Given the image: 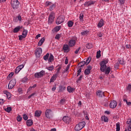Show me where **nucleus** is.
I'll use <instances>...</instances> for the list:
<instances>
[{
    "mask_svg": "<svg viewBox=\"0 0 131 131\" xmlns=\"http://www.w3.org/2000/svg\"><path fill=\"white\" fill-rule=\"evenodd\" d=\"M65 102H66V99L64 98H62L60 100V104H64Z\"/></svg>",
    "mask_w": 131,
    "mask_h": 131,
    "instance_id": "obj_50",
    "label": "nucleus"
},
{
    "mask_svg": "<svg viewBox=\"0 0 131 131\" xmlns=\"http://www.w3.org/2000/svg\"><path fill=\"white\" fill-rule=\"evenodd\" d=\"M126 91H131V84H129L127 88H126Z\"/></svg>",
    "mask_w": 131,
    "mask_h": 131,
    "instance_id": "obj_49",
    "label": "nucleus"
},
{
    "mask_svg": "<svg viewBox=\"0 0 131 131\" xmlns=\"http://www.w3.org/2000/svg\"><path fill=\"white\" fill-rule=\"evenodd\" d=\"M6 96H7V98L8 99H11V97H12V95H11V93H10V92L7 93V95Z\"/></svg>",
    "mask_w": 131,
    "mask_h": 131,
    "instance_id": "obj_51",
    "label": "nucleus"
},
{
    "mask_svg": "<svg viewBox=\"0 0 131 131\" xmlns=\"http://www.w3.org/2000/svg\"><path fill=\"white\" fill-rule=\"evenodd\" d=\"M83 77L82 76H80L79 78L77 80L76 82L77 83H78L80 80H81V78Z\"/></svg>",
    "mask_w": 131,
    "mask_h": 131,
    "instance_id": "obj_56",
    "label": "nucleus"
},
{
    "mask_svg": "<svg viewBox=\"0 0 131 131\" xmlns=\"http://www.w3.org/2000/svg\"><path fill=\"white\" fill-rule=\"evenodd\" d=\"M52 112H53V111H52L51 109H47L46 111V117H47V118H48V119H50V118H51V116H52Z\"/></svg>",
    "mask_w": 131,
    "mask_h": 131,
    "instance_id": "obj_8",
    "label": "nucleus"
},
{
    "mask_svg": "<svg viewBox=\"0 0 131 131\" xmlns=\"http://www.w3.org/2000/svg\"><path fill=\"white\" fill-rule=\"evenodd\" d=\"M13 75H14V73L11 72L10 74H9L8 77H12V76H13Z\"/></svg>",
    "mask_w": 131,
    "mask_h": 131,
    "instance_id": "obj_63",
    "label": "nucleus"
},
{
    "mask_svg": "<svg viewBox=\"0 0 131 131\" xmlns=\"http://www.w3.org/2000/svg\"><path fill=\"white\" fill-rule=\"evenodd\" d=\"M61 67H59L57 69V71L56 74H57V75H59V73H60V71L61 70Z\"/></svg>",
    "mask_w": 131,
    "mask_h": 131,
    "instance_id": "obj_57",
    "label": "nucleus"
},
{
    "mask_svg": "<svg viewBox=\"0 0 131 131\" xmlns=\"http://www.w3.org/2000/svg\"><path fill=\"white\" fill-rule=\"evenodd\" d=\"M97 35L99 36V37H102V36H103V34H102L101 32H99L97 34Z\"/></svg>",
    "mask_w": 131,
    "mask_h": 131,
    "instance_id": "obj_61",
    "label": "nucleus"
},
{
    "mask_svg": "<svg viewBox=\"0 0 131 131\" xmlns=\"http://www.w3.org/2000/svg\"><path fill=\"white\" fill-rule=\"evenodd\" d=\"M119 62L121 65H124V64H125V62H124L123 59L119 60Z\"/></svg>",
    "mask_w": 131,
    "mask_h": 131,
    "instance_id": "obj_40",
    "label": "nucleus"
},
{
    "mask_svg": "<svg viewBox=\"0 0 131 131\" xmlns=\"http://www.w3.org/2000/svg\"><path fill=\"white\" fill-rule=\"evenodd\" d=\"M52 61H54V56L51 54L48 59V62H52Z\"/></svg>",
    "mask_w": 131,
    "mask_h": 131,
    "instance_id": "obj_29",
    "label": "nucleus"
},
{
    "mask_svg": "<svg viewBox=\"0 0 131 131\" xmlns=\"http://www.w3.org/2000/svg\"><path fill=\"white\" fill-rule=\"evenodd\" d=\"M61 29V26H57V27H56L55 28V30L56 32H58V31H59V30H60Z\"/></svg>",
    "mask_w": 131,
    "mask_h": 131,
    "instance_id": "obj_44",
    "label": "nucleus"
},
{
    "mask_svg": "<svg viewBox=\"0 0 131 131\" xmlns=\"http://www.w3.org/2000/svg\"><path fill=\"white\" fill-rule=\"evenodd\" d=\"M55 8H56V5L52 4L50 6L49 9L50 11H53Z\"/></svg>",
    "mask_w": 131,
    "mask_h": 131,
    "instance_id": "obj_38",
    "label": "nucleus"
},
{
    "mask_svg": "<svg viewBox=\"0 0 131 131\" xmlns=\"http://www.w3.org/2000/svg\"><path fill=\"white\" fill-rule=\"evenodd\" d=\"M126 49H131V45H126Z\"/></svg>",
    "mask_w": 131,
    "mask_h": 131,
    "instance_id": "obj_64",
    "label": "nucleus"
},
{
    "mask_svg": "<svg viewBox=\"0 0 131 131\" xmlns=\"http://www.w3.org/2000/svg\"><path fill=\"white\" fill-rule=\"evenodd\" d=\"M66 90V87L63 85H59L58 93H62V92H64Z\"/></svg>",
    "mask_w": 131,
    "mask_h": 131,
    "instance_id": "obj_15",
    "label": "nucleus"
},
{
    "mask_svg": "<svg viewBox=\"0 0 131 131\" xmlns=\"http://www.w3.org/2000/svg\"><path fill=\"white\" fill-rule=\"evenodd\" d=\"M62 120L64 122H65V123L69 124L71 121V118H70V117H69L68 116H64L63 117Z\"/></svg>",
    "mask_w": 131,
    "mask_h": 131,
    "instance_id": "obj_9",
    "label": "nucleus"
},
{
    "mask_svg": "<svg viewBox=\"0 0 131 131\" xmlns=\"http://www.w3.org/2000/svg\"><path fill=\"white\" fill-rule=\"evenodd\" d=\"M82 129V127L80 126V125H79V124H78L76 125V126L75 127V130L76 131H79Z\"/></svg>",
    "mask_w": 131,
    "mask_h": 131,
    "instance_id": "obj_24",
    "label": "nucleus"
},
{
    "mask_svg": "<svg viewBox=\"0 0 131 131\" xmlns=\"http://www.w3.org/2000/svg\"><path fill=\"white\" fill-rule=\"evenodd\" d=\"M36 93H32V94H31L30 96H28V99H31V98L32 97H33V96H34V95H36Z\"/></svg>",
    "mask_w": 131,
    "mask_h": 131,
    "instance_id": "obj_59",
    "label": "nucleus"
},
{
    "mask_svg": "<svg viewBox=\"0 0 131 131\" xmlns=\"http://www.w3.org/2000/svg\"><path fill=\"white\" fill-rule=\"evenodd\" d=\"M58 75H58V74L54 75L50 79V82H54V81L56 80L57 77H58Z\"/></svg>",
    "mask_w": 131,
    "mask_h": 131,
    "instance_id": "obj_19",
    "label": "nucleus"
},
{
    "mask_svg": "<svg viewBox=\"0 0 131 131\" xmlns=\"http://www.w3.org/2000/svg\"><path fill=\"white\" fill-rule=\"evenodd\" d=\"M22 28H23V26H18L15 27L13 29V33H17L19 32V31H20V29H22Z\"/></svg>",
    "mask_w": 131,
    "mask_h": 131,
    "instance_id": "obj_12",
    "label": "nucleus"
},
{
    "mask_svg": "<svg viewBox=\"0 0 131 131\" xmlns=\"http://www.w3.org/2000/svg\"><path fill=\"white\" fill-rule=\"evenodd\" d=\"M103 120L104 121V122H108L109 121V119L108 117L103 116L101 117V121H103Z\"/></svg>",
    "mask_w": 131,
    "mask_h": 131,
    "instance_id": "obj_23",
    "label": "nucleus"
},
{
    "mask_svg": "<svg viewBox=\"0 0 131 131\" xmlns=\"http://www.w3.org/2000/svg\"><path fill=\"white\" fill-rule=\"evenodd\" d=\"M17 120L18 122L22 121V117H21L20 115L17 116Z\"/></svg>",
    "mask_w": 131,
    "mask_h": 131,
    "instance_id": "obj_42",
    "label": "nucleus"
},
{
    "mask_svg": "<svg viewBox=\"0 0 131 131\" xmlns=\"http://www.w3.org/2000/svg\"><path fill=\"white\" fill-rule=\"evenodd\" d=\"M74 23L72 20H69L68 22V27H72L73 26Z\"/></svg>",
    "mask_w": 131,
    "mask_h": 131,
    "instance_id": "obj_31",
    "label": "nucleus"
},
{
    "mask_svg": "<svg viewBox=\"0 0 131 131\" xmlns=\"http://www.w3.org/2000/svg\"><path fill=\"white\" fill-rule=\"evenodd\" d=\"M101 57V50H99L97 52L96 58L97 59H100Z\"/></svg>",
    "mask_w": 131,
    "mask_h": 131,
    "instance_id": "obj_32",
    "label": "nucleus"
},
{
    "mask_svg": "<svg viewBox=\"0 0 131 131\" xmlns=\"http://www.w3.org/2000/svg\"><path fill=\"white\" fill-rule=\"evenodd\" d=\"M64 21H65V17H64V16L61 15L58 17L56 21V24H57V25H59V24L63 23Z\"/></svg>",
    "mask_w": 131,
    "mask_h": 131,
    "instance_id": "obj_5",
    "label": "nucleus"
},
{
    "mask_svg": "<svg viewBox=\"0 0 131 131\" xmlns=\"http://www.w3.org/2000/svg\"><path fill=\"white\" fill-rule=\"evenodd\" d=\"M108 63V60H102L100 62V70L102 72H105V70L107 69V66L106 64Z\"/></svg>",
    "mask_w": 131,
    "mask_h": 131,
    "instance_id": "obj_1",
    "label": "nucleus"
},
{
    "mask_svg": "<svg viewBox=\"0 0 131 131\" xmlns=\"http://www.w3.org/2000/svg\"><path fill=\"white\" fill-rule=\"evenodd\" d=\"M51 5H52L51 2H47L46 3V7H49V6H51Z\"/></svg>",
    "mask_w": 131,
    "mask_h": 131,
    "instance_id": "obj_54",
    "label": "nucleus"
},
{
    "mask_svg": "<svg viewBox=\"0 0 131 131\" xmlns=\"http://www.w3.org/2000/svg\"><path fill=\"white\" fill-rule=\"evenodd\" d=\"M80 50V47H79L75 51V54H78L79 50Z\"/></svg>",
    "mask_w": 131,
    "mask_h": 131,
    "instance_id": "obj_60",
    "label": "nucleus"
},
{
    "mask_svg": "<svg viewBox=\"0 0 131 131\" xmlns=\"http://www.w3.org/2000/svg\"><path fill=\"white\" fill-rule=\"evenodd\" d=\"M55 14L54 13H51L49 17V24H52L54 22V19H55Z\"/></svg>",
    "mask_w": 131,
    "mask_h": 131,
    "instance_id": "obj_7",
    "label": "nucleus"
},
{
    "mask_svg": "<svg viewBox=\"0 0 131 131\" xmlns=\"http://www.w3.org/2000/svg\"><path fill=\"white\" fill-rule=\"evenodd\" d=\"M119 67V63L118 62H117L115 64L114 68H116V69H118Z\"/></svg>",
    "mask_w": 131,
    "mask_h": 131,
    "instance_id": "obj_52",
    "label": "nucleus"
},
{
    "mask_svg": "<svg viewBox=\"0 0 131 131\" xmlns=\"http://www.w3.org/2000/svg\"><path fill=\"white\" fill-rule=\"evenodd\" d=\"M49 57H50V53H48L46 55L43 56V59L45 61H48V59H49Z\"/></svg>",
    "mask_w": 131,
    "mask_h": 131,
    "instance_id": "obj_33",
    "label": "nucleus"
},
{
    "mask_svg": "<svg viewBox=\"0 0 131 131\" xmlns=\"http://www.w3.org/2000/svg\"><path fill=\"white\" fill-rule=\"evenodd\" d=\"M26 123L27 126H31L33 124V121L31 119L27 120Z\"/></svg>",
    "mask_w": 131,
    "mask_h": 131,
    "instance_id": "obj_17",
    "label": "nucleus"
},
{
    "mask_svg": "<svg viewBox=\"0 0 131 131\" xmlns=\"http://www.w3.org/2000/svg\"><path fill=\"white\" fill-rule=\"evenodd\" d=\"M23 118L24 120H27V119H28V116H27V115L24 114L23 115Z\"/></svg>",
    "mask_w": 131,
    "mask_h": 131,
    "instance_id": "obj_53",
    "label": "nucleus"
},
{
    "mask_svg": "<svg viewBox=\"0 0 131 131\" xmlns=\"http://www.w3.org/2000/svg\"><path fill=\"white\" fill-rule=\"evenodd\" d=\"M120 130V124L119 123H117L116 124V131Z\"/></svg>",
    "mask_w": 131,
    "mask_h": 131,
    "instance_id": "obj_35",
    "label": "nucleus"
},
{
    "mask_svg": "<svg viewBox=\"0 0 131 131\" xmlns=\"http://www.w3.org/2000/svg\"><path fill=\"white\" fill-rule=\"evenodd\" d=\"M46 74V72L43 70L41 71L39 73H36L34 74V76L35 78H40L41 77H42L43 75Z\"/></svg>",
    "mask_w": 131,
    "mask_h": 131,
    "instance_id": "obj_4",
    "label": "nucleus"
},
{
    "mask_svg": "<svg viewBox=\"0 0 131 131\" xmlns=\"http://www.w3.org/2000/svg\"><path fill=\"white\" fill-rule=\"evenodd\" d=\"M55 39H58V40L60 39V34H56L55 37Z\"/></svg>",
    "mask_w": 131,
    "mask_h": 131,
    "instance_id": "obj_55",
    "label": "nucleus"
},
{
    "mask_svg": "<svg viewBox=\"0 0 131 131\" xmlns=\"http://www.w3.org/2000/svg\"><path fill=\"white\" fill-rule=\"evenodd\" d=\"M90 32V31L86 30L85 31L82 32H81V35H87Z\"/></svg>",
    "mask_w": 131,
    "mask_h": 131,
    "instance_id": "obj_39",
    "label": "nucleus"
},
{
    "mask_svg": "<svg viewBox=\"0 0 131 131\" xmlns=\"http://www.w3.org/2000/svg\"><path fill=\"white\" fill-rule=\"evenodd\" d=\"M20 3L18 0H11V5L14 10H17L19 8Z\"/></svg>",
    "mask_w": 131,
    "mask_h": 131,
    "instance_id": "obj_2",
    "label": "nucleus"
},
{
    "mask_svg": "<svg viewBox=\"0 0 131 131\" xmlns=\"http://www.w3.org/2000/svg\"><path fill=\"white\" fill-rule=\"evenodd\" d=\"M27 80H28V78H24L23 79H22V82H26V81H27Z\"/></svg>",
    "mask_w": 131,
    "mask_h": 131,
    "instance_id": "obj_58",
    "label": "nucleus"
},
{
    "mask_svg": "<svg viewBox=\"0 0 131 131\" xmlns=\"http://www.w3.org/2000/svg\"><path fill=\"white\" fill-rule=\"evenodd\" d=\"M42 53V49L41 48H37V49H36V51L35 52L36 57L37 58H39V57H40V56L41 55Z\"/></svg>",
    "mask_w": 131,
    "mask_h": 131,
    "instance_id": "obj_6",
    "label": "nucleus"
},
{
    "mask_svg": "<svg viewBox=\"0 0 131 131\" xmlns=\"http://www.w3.org/2000/svg\"><path fill=\"white\" fill-rule=\"evenodd\" d=\"M83 14L82 13H80V16H79V19L80 20V21H83Z\"/></svg>",
    "mask_w": 131,
    "mask_h": 131,
    "instance_id": "obj_43",
    "label": "nucleus"
},
{
    "mask_svg": "<svg viewBox=\"0 0 131 131\" xmlns=\"http://www.w3.org/2000/svg\"><path fill=\"white\" fill-rule=\"evenodd\" d=\"M46 69H47L48 70H49V71H52V70L54 69V66H52L47 67L46 68Z\"/></svg>",
    "mask_w": 131,
    "mask_h": 131,
    "instance_id": "obj_41",
    "label": "nucleus"
},
{
    "mask_svg": "<svg viewBox=\"0 0 131 131\" xmlns=\"http://www.w3.org/2000/svg\"><path fill=\"white\" fill-rule=\"evenodd\" d=\"M45 40L46 38L45 37H43L41 39H40V40L39 41L38 43V47H41V46H42V43L45 42Z\"/></svg>",
    "mask_w": 131,
    "mask_h": 131,
    "instance_id": "obj_16",
    "label": "nucleus"
},
{
    "mask_svg": "<svg viewBox=\"0 0 131 131\" xmlns=\"http://www.w3.org/2000/svg\"><path fill=\"white\" fill-rule=\"evenodd\" d=\"M85 65V61H82L78 63V68H81V67H83Z\"/></svg>",
    "mask_w": 131,
    "mask_h": 131,
    "instance_id": "obj_25",
    "label": "nucleus"
},
{
    "mask_svg": "<svg viewBox=\"0 0 131 131\" xmlns=\"http://www.w3.org/2000/svg\"><path fill=\"white\" fill-rule=\"evenodd\" d=\"M105 71V74L106 75H108L109 73H110V72L111 71V69L110 68V67H107V68L104 71Z\"/></svg>",
    "mask_w": 131,
    "mask_h": 131,
    "instance_id": "obj_27",
    "label": "nucleus"
},
{
    "mask_svg": "<svg viewBox=\"0 0 131 131\" xmlns=\"http://www.w3.org/2000/svg\"><path fill=\"white\" fill-rule=\"evenodd\" d=\"M92 69V66L89 65L87 67V69H86L84 72L85 75H89L91 73V70Z\"/></svg>",
    "mask_w": 131,
    "mask_h": 131,
    "instance_id": "obj_11",
    "label": "nucleus"
},
{
    "mask_svg": "<svg viewBox=\"0 0 131 131\" xmlns=\"http://www.w3.org/2000/svg\"><path fill=\"white\" fill-rule=\"evenodd\" d=\"M97 95L99 97V98H102V97H105V95H104V92L100 90L97 91Z\"/></svg>",
    "mask_w": 131,
    "mask_h": 131,
    "instance_id": "obj_14",
    "label": "nucleus"
},
{
    "mask_svg": "<svg viewBox=\"0 0 131 131\" xmlns=\"http://www.w3.org/2000/svg\"><path fill=\"white\" fill-rule=\"evenodd\" d=\"M116 106H117V102L115 100H113L110 103V107L112 109H114V108H116Z\"/></svg>",
    "mask_w": 131,
    "mask_h": 131,
    "instance_id": "obj_10",
    "label": "nucleus"
},
{
    "mask_svg": "<svg viewBox=\"0 0 131 131\" xmlns=\"http://www.w3.org/2000/svg\"><path fill=\"white\" fill-rule=\"evenodd\" d=\"M5 110L6 112L10 113L12 111V107H7L6 108H5Z\"/></svg>",
    "mask_w": 131,
    "mask_h": 131,
    "instance_id": "obj_34",
    "label": "nucleus"
},
{
    "mask_svg": "<svg viewBox=\"0 0 131 131\" xmlns=\"http://www.w3.org/2000/svg\"><path fill=\"white\" fill-rule=\"evenodd\" d=\"M80 73H81V68H80L78 71H77V77L79 76L80 75Z\"/></svg>",
    "mask_w": 131,
    "mask_h": 131,
    "instance_id": "obj_46",
    "label": "nucleus"
},
{
    "mask_svg": "<svg viewBox=\"0 0 131 131\" xmlns=\"http://www.w3.org/2000/svg\"><path fill=\"white\" fill-rule=\"evenodd\" d=\"M64 63L66 65H67V64H68V58H67V57H66Z\"/></svg>",
    "mask_w": 131,
    "mask_h": 131,
    "instance_id": "obj_62",
    "label": "nucleus"
},
{
    "mask_svg": "<svg viewBox=\"0 0 131 131\" xmlns=\"http://www.w3.org/2000/svg\"><path fill=\"white\" fill-rule=\"evenodd\" d=\"M78 124L80 125V126L81 127H82V128H83V127H84V126H85V121H82L78 123Z\"/></svg>",
    "mask_w": 131,
    "mask_h": 131,
    "instance_id": "obj_28",
    "label": "nucleus"
},
{
    "mask_svg": "<svg viewBox=\"0 0 131 131\" xmlns=\"http://www.w3.org/2000/svg\"><path fill=\"white\" fill-rule=\"evenodd\" d=\"M88 2V7H90L92 5H95V3H96V1H90Z\"/></svg>",
    "mask_w": 131,
    "mask_h": 131,
    "instance_id": "obj_36",
    "label": "nucleus"
},
{
    "mask_svg": "<svg viewBox=\"0 0 131 131\" xmlns=\"http://www.w3.org/2000/svg\"><path fill=\"white\" fill-rule=\"evenodd\" d=\"M70 64H69L67 67L66 69L64 70V72H67L68 71V70L69 69V68H70Z\"/></svg>",
    "mask_w": 131,
    "mask_h": 131,
    "instance_id": "obj_48",
    "label": "nucleus"
},
{
    "mask_svg": "<svg viewBox=\"0 0 131 131\" xmlns=\"http://www.w3.org/2000/svg\"><path fill=\"white\" fill-rule=\"evenodd\" d=\"M86 48L87 49H92V48H93V46L92 45V44L88 43L86 45Z\"/></svg>",
    "mask_w": 131,
    "mask_h": 131,
    "instance_id": "obj_47",
    "label": "nucleus"
},
{
    "mask_svg": "<svg viewBox=\"0 0 131 131\" xmlns=\"http://www.w3.org/2000/svg\"><path fill=\"white\" fill-rule=\"evenodd\" d=\"M41 115V111H36L35 112V116L36 117H39Z\"/></svg>",
    "mask_w": 131,
    "mask_h": 131,
    "instance_id": "obj_21",
    "label": "nucleus"
},
{
    "mask_svg": "<svg viewBox=\"0 0 131 131\" xmlns=\"http://www.w3.org/2000/svg\"><path fill=\"white\" fill-rule=\"evenodd\" d=\"M104 25V20L101 19L98 23V27L101 28Z\"/></svg>",
    "mask_w": 131,
    "mask_h": 131,
    "instance_id": "obj_18",
    "label": "nucleus"
},
{
    "mask_svg": "<svg viewBox=\"0 0 131 131\" xmlns=\"http://www.w3.org/2000/svg\"><path fill=\"white\" fill-rule=\"evenodd\" d=\"M63 51H65L67 53H68L70 50L69 49V47L68 46V45H64L63 46Z\"/></svg>",
    "mask_w": 131,
    "mask_h": 131,
    "instance_id": "obj_20",
    "label": "nucleus"
},
{
    "mask_svg": "<svg viewBox=\"0 0 131 131\" xmlns=\"http://www.w3.org/2000/svg\"><path fill=\"white\" fill-rule=\"evenodd\" d=\"M21 70H20V69L19 68V67H17L16 69H15V73H16V74H18V73H19V72H20V71Z\"/></svg>",
    "mask_w": 131,
    "mask_h": 131,
    "instance_id": "obj_37",
    "label": "nucleus"
},
{
    "mask_svg": "<svg viewBox=\"0 0 131 131\" xmlns=\"http://www.w3.org/2000/svg\"><path fill=\"white\" fill-rule=\"evenodd\" d=\"M67 91L69 92V93H73L75 91V88H72L70 87V86H68L67 88Z\"/></svg>",
    "mask_w": 131,
    "mask_h": 131,
    "instance_id": "obj_22",
    "label": "nucleus"
},
{
    "mask_svg": "<svg viewBox=\"0 0 131 131\" xmlns=\"http://www.w3.org/2000/svg\"><path fill=\"white\" fill-rule=\"evenodd\" d=\"M76 43V42L74 39H71L69 41V47H74Z\"/></svg>",
    "mask_w": 131,
    "mask_h": 131,
    "instance_id": "obj_13",
    "label": "nucleus"
},
{
    "mask_svg": "<svg viewBox=\"0 0 131 131\" xmlns=\"http://www.w3.org/2000/svg\"><path fill=\"white\" fill-rule=\"evenodd\" d=\"M28 33V31L27 30L24 29L23 31L22 35H24L26 37L27 36V34Z\"/></svg>",
    "mask_w": 131,
    "mask_h": 131,
    "instance_id": "obj_30",
    "label": "nucleus"
},
{
    "mask_svg": "<svg viewBox=\"0 0 131 131\" xmlns=\"http://www.w3.org/2000/svg\"><path fill=\"white\" fill-rule=\"evenodd\" d=\"M19 37V40H22V39H23L24 38H25V36L23 35H19L18 36Z\"/></svg>",
    "mask_w": 131,
    "mask_h": 131,
    "instance_id": "obj_45",
    "label": "nucleus"
},
{
    "mask_svg": "<svg viewBox=\"0 0 131 131\" xmlns=\"http://www.w3.org/2000/svg\"><path fill=\"white\" fill-rule=\"evenodd\" d=\"M125 97H126V95H124L123 96V101L125 102L126 103L127 105H128V106H130L131 102L127 101V100L126 99H125Z\"/></svg>",
    "mask_w": 131,
    "mask_h": 131,
    "instance_id": "obj_26",
    "label": "nucleus"
},
{
    "mask_svg": "<svg viewBox=\"0 0 131 131\" xmlns=\"http://www.w3.org/2000/svg\"><path fill=\"white\" fill-rule=\"evenodd\" d=\"M16 79H13L10 81L9 82V83L8 84V89L9 90H12L15 85H16Z\"/></svg>",
    "mask_w": 131,
    "mask_h": 131,
    "instance_id": "obj_3",
    "label": "nucleus"
}]
</instances>
